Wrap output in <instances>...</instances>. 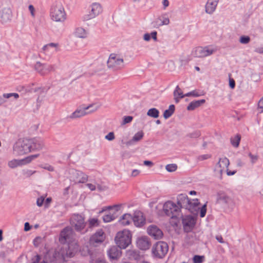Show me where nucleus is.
<instances>
[{"label": "nucleus", "mask_w": 263, "mask_h": 263, "mask_svg": "<svg viewBox=\"0 0 263 263\" xmlns=\"http://www.w3.org/2000/svg\"><path fill=\"white\" fill-rule=\"evenodd\" d=\"M59 241L65 244L59 252L61 259L66 261L67 258L73 257L79 250V246L76 239V235L72 229L69 227L65 228L60 235Z\"/></svg>", "instance_id": "nucleus-1"}, {"label": "nucleus", "mask_w": 263, "mask_h": 263, "mask_svg": "<svg viewBox=\"0 0 263 263\" xmlns=\"http://www.w3.org/2000/svg\"><path fill=\"white\" fill-rule=\"evenodd\" d=\"M199 201L197 199H189L188 197L184 194H180L177 197V204L179 207L188 210L190 213L195 214L199 209Z\"/></svg>", "instance_id": "nucleus-2"}, {"label": "nucleus", "mask_w": 263, "mask_h": 263, "mask_svg": "<svg viewBox=\"0 0 263 263\" xmlns=\"http://www.w3.org/2000/svg\"><path fill=\"white\" fill-rule=\"evenodd\" d=\"M199 201L197 199H189L188 197L184 194H180L177 197V204L179 207L188 210L190 213L195 214L199 209Z\"/></svg>", "instance_id": "nucleus-3"}, {"label": "nucleus", "mask_w": 263, "mask_h": 263, "mask_svg": "<svg viewBox=\"0 0 263 263\" xmlns=\"http://www.w3.org/2000/svg\"><path fill=\"white\" fill-rule=\"evenodd\" d=\"M49 16L53 22L60 23L65 22L67 19V14L61 3L55 2L51 6Z\"/></svg>", "instance_id": "nucleus-4"}, {"label": "nucleus", "mask_w": 263, "mask_h": 263, "mask_svg": "<svg viewBox=\"0 0 263 263\" xmlns=\"http://www.w3.org/2000/svg\"><path fill=\"white\" fill-rule=\"evenodd\" d=\"M163 210L166 215L172 219H176L175 223L179 221L180 217H182V214L178 205L171 201L166 202L163 205Z\"/></svg>", "instance_id": "nucleus-5"}, {"label": "nucleus", "mask_w": 263, "mask_h": 263, "mask_svg": "<svg viewBox=\"0 0 263 263\" xmlns=\"http://www.w3.org/2000/svg\"><path fill=\"white\" fill-rule=\"evenodd\" d=\"M132 234L128 230H124L117 233L115 240L120 249H126L132 242Z\"/></svg>", "instance_id": "nucleus-6"}, {"label": "nucleus", "mask_w": 263, "mask_h": 263, "mask_svg": "<svg viewBox=\"0 0 263 263\" xmlns=\"http://www.w3.org/2000/svg\"><path fill=\"white\" fill-rule=\"evenodd\" d=\"M28 139H18L14 144L13 153L15 156H22L30 152Z\"/></svg>", "instance_id": "nucleus-7"}, {"label": "nucleus", "mask_w": 263, "mask_h": 263, "mask_svg": "<svg viewBox=\"0 0 263 263\" xmlns=\"http://www.w3.org/2000/svg\"><path fill=\"white\" fill-rule=\"evenodd\" d=\"M107 65L110 69L114 71L119 70L124 67V60L119 55L111 53L109 57Z\"/></svg>", "instance_id": "nucleus-8"}, {"label": "nucleus", "mask_w": 263, "mask_h": 263, "mask_svg": "<svg viewBox=\"0 0 263 263\" xmlns=\"http://www.w3.org/2000/svg\"><path fill=\"white\" fill-rule=\"evenodd\" d=\"M103 11L102 5L98 2L92 3L89 6L88 13L83 16L84 21H88L96 18Z\"/></svg>", "instance_id": "nucleus-9"}, {"label": "nucleus", "mask_w": 263, "mask_h": 263, "mask_svg": "<svg viewBox=\"0 0 263 263\" xmlns=\"http://www.w3.org/2000/svg\"><path fill=\"white\" fill-rule=\"evenodd\" d=\"M168 250V246L167 243L160 241L154 245L152 252L155 257L162 258L167 254Z\"/></svg>", "instance_id": "nucleus-10"}, {"label": "nucleus", "mask_w": 263, "mask_h": 263, "mask_svg": "<svg viewBox=\"0 0 263 263\" xmlns=\"http://www.w3.org/2000/svg\"><path fill=\"white\" fill-rule=\"evenodd\" d=\"M34 68L36 71L42 76L47 75L50 72L54 71L55 69L54 65L42 63L40 62L36 63Z\"/></svg>", "instance_id": "nucleus-11"}, {"label": "nucleus", "mask_w": 263, "mask_h": 263, "mask_svg": "<svg viewBox=\"0 0 263 263\" xmlns=\"http://www.w3.org/2000/svg\"><path fill=\"white\" fill-rule=\"evenodd\" d=\"M69 173L70 180L76 183H84L88 180V176L82 171L71 169Z\"/></svg>", "instance_id": "nucleus-12"}, {"label": "nucleus", "mask_w": 263, "mask_h": 263, "mask_svg": "<svg viewBox=\"0 0 263 263\" xmlns=\"http://www.w3.org/2000/svg\"><path fill=\"white\" fill-rule=\"evenodd\" d=\"M71 224L76 231L81 232L86 226L84 217L79 214L73 215L71 218Z\"/></svg>", "instance_id": "nucleus-13"}, {"label": "nucleus", "mask_w": 263, "mask_h": 263, "mask_svg": "<svg viewBox=\"0 0 263 263\" xmlns=\"http://www.w3.org/2000/svg\"><path fill=\"white\" fill-rule=\"evenodd\" d=\"M230 164L229 160L226 157L219 158L218 162L215 166V171L219 173L220 178L224 172L225 168H228Z\"/></svg>", "instance_id": "nucleus-14"}, {"label": "nucleus", "mask_w": 263, "mask_h": 263, "mask_svg": "<svg viewBox=\"0 0 263 263\" xmlns=\"http://www.w3.org/2000/svg\"><path fill=\"white\" fill-rule=\"evenodd\" d=\"M30 152L40 151L44 147V143L40 138L28 139Z\"/></svg>", "instance_id": "nucleus-15"}, {"label": "nucleus", "mask_w": 263, "mask_h": 263, "mask_svg": "<svg viewBox=\"0 0 263 263\" xmlns=\"http://www.w3.org/2000/svg\"><path fill=\"white\" fill-rule=\"evenodd\" d=\"M217 202L228 207L232 206L234 205V202L232 198L224 193L218 194Z\"/></svg>", "instance_id": "nucleus-16"}, {"label": "nucleus", "mask_w": 263, "mask_h": 263, "mask_svg": "<svg viewBox=\"0 0 263 263\" xmlns=\"http://www.w3.org/2000/svg\"><path fill=\"white\" fill-rule=\"evenodd\" d=\"M180 219H182L184 230L186 232L191 231L195 223L194 218L190 215L185 216L182 215V217H180Z\"/></svg>", "instance_id": "nucleus-17"}, {"label": "nucleus", "mask_w": 263, "mask_h": 263, "mask_svg": "<svg viewBox=\"0 0 263 263\" xmlns=\"http://www.w3.org/2000/svg\"><path fill=\"white\" fill-rule=\"evenodd\" d=\"M148 234L155 239H161L163 236V232L157 226L155 225L149 226L147 229Z\"/></svg>", "instance_id": "nucleus-18"}, {"label": "nucleus", "mask_w": 263, "mask_h": 263, "mask_svg": "<svg viewBox=\"0 0 263 263\" xmlns=\"http://www.w3.org/2000/svg\"><path fill=\"white\" fill-rule=\"evenodd\" d=\"M105 234L102 230L97 231L90 238V242L91 244L101 243L105 240Z\"/></svg>", "instance_id": "nucleus-19"}, {"label": "nucleus", "mask_w": 263, "mask_h": 263, "mask_svg": "<svg viewBox=\"0 0 263 263\" xmlns=\"http://www.w3.org/2000/svg\"><path fill=\"white\" fill-rule=\"evenodd\" d=\"M137 246L141 250H146L151 246V242L146 236L139 237L137 240Z\"/></svg>", "instance_id": "nucleus-20"}, {"label": "nucleus", "mask_w": 263, "mask_h": 263, "mask_svg": "<svg viewBox=\"0 0 263 263\" xmlns=\"http://www.w3.org/2000/svg\"><path fill=\"white\" fill-rule=\"evenodd\" d=\"M87 115H88L87 108H85L84 106H80L69 115V118L73 120L83 117Z\"/></svg>", "instance_id": "nucleus-21"}, {"label": "nucleus", "mask_w": 263, "mask_h": 263, "mask_svg": "<svg viewBox=\"0 0 263 263\" xmlns=\"http://www.w3.org/2000/svg\"><path fill=\"white\" fill-rule=\"evenodd\" d=\"M118 246H111L107 251V255L111 259H117L121 255V251Z\"/></svg>", "instance_id": "nucleus-22"}, {"label": "nucleus", "mask_w": 263, "mask_h": 263, "mask_svg": "<svg viewBox=\"0 0 263 263\" xmlns=\"http://www.w3.org/2000/svg\"><path fill=\"white\" fill-rule=\"evenodd\" d=\"M132 220L135 225L139 227L143 226L145 222L142 213L140 211L135 212L134 216L132 217Z\"/></svg>", "instance_id": "nucleus-23"}, {"label": "nucleus", "mask_w": 263, "mask_h": 263, "mask_svg": "<svg viewBox=\"0 0 263 263\" xmlns=\"http://www.w3.org/2000/svg\"><path fill=\"white\" fill-rule=\"evenodd\" d=\"M219 0H208L205 5V12L212 14L215 10Z\"/></svg>", "instance_id": "nucleus-24"}, {"label": "nucleus", "mask_w": 263, "mask_h": 263, "mask_svg": "<svg viewBox=\"0 0 263 263\" xmlns=\"http://www.w3.org/2000/svg\"><path fill=\"white\" fill-rule=\"evenodd\" d=\"M1 18L3 22H7L11 20V10L9 8H4L1 11Z\"/></svg>", "instance_id": "nucleus-25"}, {"label": "nucleus", "mask_w": 263, "mask_h": 263, "mask_svg": "<svg viewBox=\"0 0 263 263\" xmlns=\"http://www.w3.org/2000/svg\"><path fill=\"white\" fill-rule=\"evenodd\" d=\"M144 136V133L143 131H139L137 133H136L132 139L130 140L129 141L127 142V145H132L134 144L135 143L140 141L142 139Z\"/></svg>", "instance_id": "nucleus-26"}, {"label": "nucleus", "mask_w": 263, "mask_h": 263, "mask_svg": "<svg viewBox=\"0 0 263 263\" xmlns=\"http://www.w3.org/2000/svg\"><path fill=\"white\" fill-rule=\"evenodd\" d=\"M170 19L166 14L160 15L155 21L156 25L159 26L167 25L170 24Z\"/></svg>", "instance_id": "nucleus-27"}, {"label": "nucleus", "mask_w": 263, "mask_h": 263, "mask_svg": "<svg viewBox=\"0 0 263 263\" xmlns=\"http://www.w3.org/2000/svg\"><path fill=\"white\" fill-rule=\"evenodd\" d=\"M74 35L79 38L85 39L88 36L87 31L82 27H78L76 28L74 32Z\"/></svg>", "instance_id": "nucleus-28"}, {"label": "nucleus", "mask_w": 263, "mask_h": 263, "mask_svg": "<svg viewBox=\"0 0 263 263\" xmlns=\"http://www.w3.org/2000/svg\"><path fill=\"white\" fill-rule=\"evenodd\" d=\"M174 100L176 103H178L180 99L183 98L184 96L183 94V92L179 87L177 86L173 93Z\"/></svg>", "instance_id": "nucleus-29"}, {"label": "nucleus", "mask_w": 263, "mask_h": 263, "mask_svg": "<svg viewBox=\"0 0 263 263\" xmlns=\"http://www.w3.org/2000/svg\"><path fill=\"white\" fill-rule=\"evenodd\" d=\"M205 102V101L204 99L192 101L187 106V109L188 110H193L195 108L200 106L201 104L204 103Z\"/></svg>", "instance_id": "nucleus-30"}, {"label": "nucleus", "mask_w": 263, "mask_h": 263, "mask_svg": "<svg viewBox=\"0 0 263 263\" xmlns=\"http://www.w3.org/2000/svg\"><path fill=\"white\" fill-rule=\"evenodd\" d=\"M132 220V215L129 214H125L122 216V218L120 220V222L123 226H126L129 224Z\"/></svg>", "instance_id": "nucleus-31"}, {"label": "nucleus", "mask_w": 263, "mask_h": 263, "mask_svg": "<svg viewBox=\"0 0 263 263\" xmlns=\"http://www.w3.org/2000/svg\"><path fill=\"white\" fill-rule=\"evenodd\" d=\"M2 99L4 101V103L7 102V99H11L13 98L15 100L19 98V95L17 93H4L2 95Z\"/></svg>", "instance_id": "nucleus-32"}, {"label": "nucleus", "mask_w": 263, "mask_h": 263, "mask_svg": "<svg viewBox=\"0 0 263 263\" xmlns=\"http://www.w3.org/2000/svg\"><path fill=\"white\" fill-rule=\"evenodd\" d=\"M203 48L204 58L213 54L217 51V48L215 47L206 46Z\"/></svg>", "instance_id": "nucleus-33"}, {"label": "nucleus", "mask_w": 263, "mask_h": 263, "mask_svg": "<svg viewBox=\"0 0 263 263\" xmlns=\"http://www.w3.org/2000/svg\"><path fill=\"white\" fill-rule=\"evenodd\" d=\"M192 55L197 58H204L203 48L201 47H198L194 49L192 51Z\"/></svg>", "instance_id": "nucleus-34"}, {"label": "nucleus", "mask_w": 263, "mask_h": 263, "mask_svg": "<svg viewBox=\"0 0 263 263\" xmlns=\"http://www.w3.org/2000/svg\"><path fill=\"white\" fill-rule=\"evenodd\" d=\"M175 106L174 105H171L169 106L168 109L165 110L163 113L164 118L166 119L170 118L175 111Z\"/></svg>", "instance_id": "nucleus-35"}, {"label": "nucleus", "mask_w": 263, "mask_h": 263, "mask_svg": "<svg viewBox=\"0 0 263 263\" xmlns=\"http://www.w3.org/2000/svg\"><path fill=\"white\" fill-rule=\"evenodd\" d=\"M116 217V213L114 212V213H108L105 214L103 217V220L105 222H109L112 220H114Z\"/></svg>", "instance_id": "nucleus-36"}, {"label": "nucleus", "mask_w": 263, "mask_h": 263, "mask_svg": "<svg viewBox=\"0 0 263 263\" xmlns=\"http://www.w3.org/2000/svg\"><path fill=\"white\" fill-rule=\"evenodd\" d=\"M147 115L154 118H157L159 116V111L155 108L149 109L147 112Z\"/></svg>", "instance_id": "nucleus-37"}, {"label": "nucleus", "mask_w": 263, "mask_h": 263, "mask_svg": "<svg viewBox=\"0 0 263 263\" xmlns=\"http://www.w3.org/2000/svg\"><path fill=\"white\" fill-rule=\"evenodd\" d=\"M8 165L10 167L13 168L18 166L23 165V163H22V161L21 160L13 159L9 161Z\"/></svg>", "instance_id": "nucleus-38"}, {"label": "nucleus", "mask_w": 263, "mask_h": 263, "mask_svg": "<svg viewBox=\"0 0 263 263\" xmlns=\"http://www.w3.org/2000/svg\"><path fill=\"white\" fill-rule=\"evenodd\" d=\"M85 107L87 108L88 114H90L96 111L99 109V106L96 104H91L88 106H85Z\"/></svg>", "instance_id": "nucleus-39"}, {"label": "nucleus", "mask_w": 263, "mask_h": 263, "mask_svg": "<svg viewBox=\"0 0 263 263\" xmlns=\"http://www.w3.org/2000/svg\"><path fill=\"white\" fill-rule=\"evenodd\" d=\"M39 156V154H35L29 156L25 158L22 159V163H23V164H26L30 163L34 159L37 158Z\"/></svg>", "instance_id": "nucleus-40"}, {"label": "nucleus", "mask_w": 263, "mask_h": 263, "mask_svg": "<svg viewBox=\"0 0 263 263\" xmlns=\"http://www.w3.org/2000/svg\"><path fill=\"white\" fill-rule=\"evenodd\" d=\"M240 140V136L239 135H236L235 137L231 138V142L233 146L237 147L239 146Z\"/></svg>", "instance_id": "nucleus-41"}, {"label": "nucleus", "mask_w": 263, "mask_h": 263, "mask_svg": "<svg viewBox=\"0 0 263 263\" xmlns=\"http://www.w3.org/2000/svg\"><path fill=\"white\" fill-rule=\"evenodd\" d=\"M88 224L90 228L97 227L99 225V222L97 218H90L88 220Z\"/></svg>", "instance_id": "nucleus-42"}, {"label": "nucleus", "mask_w": 263, "mask_h": 263, "mask_svg": "<svg viewBox=\"0 0 263 263\" xmlns=\"http://www.w3.org/2000/svg\"><path fill=\"white\" fill-rule=\"evenodd\" d=\"M121 204H115L113 206H109L105 208V209H103L100 213H102L105 211L106 210H114L115 212H117L119 211L121 209Z\"/></svg>", "instance_id": "nucleus-43"}, {"label": "nucleus", "mask_w": 263, "mask_h": 263, "mask_svg": "<svg viewBox=\"0 0 263 263\" xmlns=\"http://www.w3.org/2000/svg\"><path fill=\"white\" fill-rule=\"evenodd\" d=\"M177 168V165L176 164H169L165 166V169L169 172H175Z\"/></svg>", "instance_id": "nucleus-44"}, {"label": "nucleus", "mask_w": 263, "mask_h": 263, "mask_svg": "<svg viewBox=\"0 0 263 263\" xmlns=\"http://www.w3.org/2000/svg\"><path fill=\"white\" fill-rule=\"evenodd\" d=\"M199 210L200 216L201 217H204L206 213V204L203 205L200 208L197 210V212Z\"/></svg>", "instance_id": "nucleus-45"}, {"label": "nucleus", "mask_w": 263, "mask_h": 263, "mask_svg": "<svg viewBox=\"0 0 263 263\" xmlns=\"http://www.w3.org/2000/svg\"><path fill=\"white\" fill-rule=\"evenodd\" d=\"M250 37L249 36L242 35L239 39V42L242 44H247L250 41Z\"/></svg>", "instance_id": "nucleus-46"}, {"label": "nucleus", "mask_w": 263, "mask_h": 263, "mask_svg": "<svg viewBox=\"0 0 263 263\" xmlns=\"http://www.w3.org/2000/svg\"><path fill=\"white\" fill-rule=\"evenodd\" d=\"M204 256L195 255L193 257V262L194 263H202L203 261Z\"/></svg>", "instance_id": "nucleus-47"}, {"label": "nucleus", "mask_w": 263, "mask_h": 263, "mask_svg": "<svg viewBox=\"0 0 263 263\" xmlns=\"http://www.w3.org/2000/svg\"><path fill=\"white\" fill-rule=\"evenodd\" d=\"M257 110L258 113L263 112V97L258 101Z\"/></svg>", "instance_id": "nucleus-48"}, {"label": "nucleus", "mask_w": 263, "mask_h": 263, "mask_svg": "<svg viewBox=\"0 0 263 263\" xmlns=\"http://www.w3.org/2000/svg\"><path fill=\"white\" fill-rule=\"evenodd\" d=\"M132 116H124L122 122L121 123L122 125H125L126 124L132 122L133 120Z\"/></svg>", "instance_id": "nucleus-49"}, {"label": "nucleus", "mask_w": 263, "mask_h": 263, "mask_svg": "<svg viewBox=\"0 0 263 263\" xmlns=\"http://www.w3.org/2000/svg\"><path fill=\"white\" fill-rule=\"evenodd\" d=\"M105 139L108 141L114 140L115 139L114 133L112 132H109L105 136Z\"/></svg>", "instance_id": "nucleus-50"}, {"label": "nucleus", "mask_w": 263, "mask_h": 263, "mask_svg": "<svg viewBox=\"0 0 263 263\" xmlns=\"http://www.w3.org/2000/svg\"><path fill=\"white\" fill-rule=\"evenodd\" d=\"M200 132L199 131H195L188 135V136L191 138H197L200 136Z\"/></svg>", "instance_id": "nucleus-51"}, {"label": "nucleus", "mask_w": 263, "mask_h": 263, "mask_svg": "<svg viewBox=\"0 0 263 263\" xmlns=\"http://www.w3.org/2000/svg\"><path fill=\"white\" fill-rule=\"evenodd\" d=\"M211 158V155L210 154H204L200 155L198 157V160L199 161H203L204 160L208 159L209 158Z\"/></svg>", "instance_id": "nucleus-52"}, {"label": "nucleus", "mask_w": 263, "mask_h": 263, "mask_svg": "<svg viewBox=\"0 0 263 263\" xmlns=\"http://www.w3.org/2000/svg\"><path fill=\"white\" fill-rule=\"evenodd\" d=\"M40 167L50 172H53L54 170V167L49 164L42 165Z\"/></svg>", "instance_id": "nucleus-53"}, {"label": "nucleus", "mask_w": 263, "mask_h": 263, "mask_svg": "<svg viewBox=\"0 0 263 263\" xmlns=\"http://www.w3.org/2000/svg\"><path fill=\"white\" fill-rule=\"evenodd\" d=\"M249 156L251 159V162L252 164L255 163L258 160V156L257 155H253L251 153H249Z\"/></svg>", "instance_id": "nucleus-54"}, {"label": "nucleus", "mask_w": 263, "mask_h": 263, "mask_svg": "<svg viewBox=\"0 0 263 263\" xmlns=\"http://www.w3.org/2000/svg\"><path fill=\"white\" fill-rule=\"evenodd\" d=\"M134 3L138 4L139 6L142 7L146 5L147 0H132Z\"/></svg>", "instance_id": "nucleus-55"}, {"label": "nucleus", "mask_w": 263, "mask_h": 263, "mask_svg": "<svg viewBox=\"0 0 263 263\" xmlns=\"http://www.w3.org/2000/svg\"><path fill=\"white\" fill-rule=\"evenodd\" d=\"M59 47V44L58 43H50L48 44L44 45V48L46 49L47 48H58Z\"/></svg>", "instance_id": "nucleus-56"}, {"label": "nucleus", "mask_w": 263, "mask_h": 263, "mask_svg": "<svg viewBox=\"0 0 263 263\" xmlns=\"http://www.w3.org/2000/svg\"><path fill=\"white\" fill-rule=\"evenodd\" d=\"M40 260H41L40 255H36L32 258L31 263H40Z\"/></svg>", "instance_id": "nucleus-57"}, {"label": "nucleus", "mask_w": 263, "mask_h": 263, "mask_svg": "<svg viewBox=\"0 0 263 263\" xmlns=\"http://www.w3.org/2000/svg\"><path fill=\"white\" fill-rule=\"evenodd\" d=\"M29 10L31 13V15L32 17H34L35 16V9L33 5H30L28 7Z\"/></svg>", "instance_id": "nucleus-58"}, {"label": "nucleus", "mask_w": 263, "mask_h": 263, "mask_svg": "<svg viewBox=\"0 0 263 263\" xmlns=\"http://www.w3.org/2000/svg\"><path fill=\"white\" fill-rule=\"evenodd\" d=\"M44 201V198L43 197H41L37 199L36 204L39 206H41L43 205V203Z\"/></svg>", "instance_id": "nucleus-59"}, {"label": "nucleus", "mask_w": 263, "mask_h": 263, "mask_svg": "<svg viewBox=\"0 0 263 263\" xmlns=\"http://www.w3.org/2000/svg\"><path fill=\"white\" fill-rule=\"evenodd\" d=\"M36 173L35 171H32V170H27L25 173L24 174L27 177H30L33 174H35Z\"/></svg>", "instance_id": "nucleus-60"}, {"label": "nucleus", "mask_w": 263, "mask_h": 263, "mask_svg": "<svg viewBox=\"0 0 263 263\" xmlns=\"http://www.w3.org/2000/svg\"><path fill=\"white\" fill-rule=\"evenodd\" d=\"M41 240L40 237H37L33 240V244L35 247H38L41 243Z\"/></svg>", "instance_id": "nucleus-61"}, {"label": "nucleus", "mask_w": 263, "mask_h": 263, "mask_svg": "<svg viewBox=\"0 0 263 263\" xmlns=\"http://www.w3.org/2000/svg\"><path fill=\"white\" fill-rule=\"evenodd\" d=\"M162 4H163V9L165 10L166 8V7H167L169 6L170 3L168 0H163Z\"/></svg>", "instance_id": "nucleus-62"}, {"label": "nucleus", "mask_w": 263, "mask_h": 263, "mask_svg": "<svg viewBox=\"0 0 263 263\" xmlns=\"http://www.w3.org/2000/svg\"><path fill=\"white\" fill-rule=\"evenodd\" d=\"M86 186L91 190V191H95L96 189V186L91 183H87L86 184Z\"/></svg>", "instance_id": "nucleus-63"}, {"label": "nucleus", "mask_w": 263, "mask_h": 263, "mask_svg": "<svg viewBox=\"0 0 263 263\" xmlns=\"http://www.w3.org/2000/svg\"><path fill=\"white\" fill-rule=\"evenodd\" d=\"M255 51L260 54H263V47H260L256 48Z\"/></svg>", "instance_id": "nucleus-64"}]
</instances>
